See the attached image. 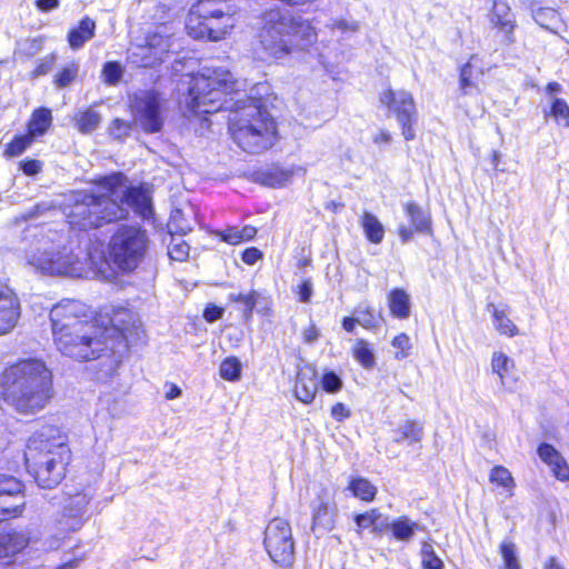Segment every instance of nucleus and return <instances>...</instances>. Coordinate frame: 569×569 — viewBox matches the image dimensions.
I'll list each match as a JSON object with an SVG mask.
<instances>
[{
  "label": "nucleus",
  "instance_id": "nucleus-1",
  "mask_svg": "<svg viewBox=\"0 0 569 569\" xmlns=\"http://www.w3.org/2000/svg\"><path fill=\"white\" fill-rule=\"evenodd\" d=\"M239 91V82L229 70L204 67L190 79L186 106L197 114L236 107L229 119L232 139L243 151L260 153L274 144L276 122L267 109L253 99H238L234 102L232 98L227 99L229 93Z\"/></svg>",
  "mask_w": 569,
  "mask_h": 569
},
{
  "label": "nucleus",
  "instance_id": "nucleus-2",
  "mask_svg": "<svg viewBox=\"0 0 569 569\" xmlns=\"http://www.w3.org/2000/svg\"><path fill=\"white\" fill-rule=\"evenodd\" d=\"M62 207L69 223L80 229L124 219L129 209L144 219L152 213L149 194L140 188L128 187L120 173L104 177L92 190L71 191L64 196Z\"/></svg>",
  "mask_w": 569,
  "mask_h": 569
},
{
  "label": "nucleus",
  "instance_id": "nucleus-3",
  "mask_svg": "<svg viewBox=\"0 0 569 569\" xmlns=\"http://www.w3.org/2000/svg\"><path fill=\"white\" fill-rule=\"evenodd\" d=\"M3 401L21 415H36L53 397L52 372L41 359L20 360L3 372Z\"/></svg>",
  "mask_w": 569,
  "mask_h": 569
},
{
  "label": "nucleus",
  "instance_id": "nucleus-4",
  "mask_svg": "<svg viewBox=\"0 0 569 569\" xmlns=\"http://www.w3.org/2000/svg\"><path fill=\"white\" fill-rule=\"evenodd\" d=\"M24 240L30 241L26 249L27 262L36 270L50 276L82 277L87 259L64 246L61 232L38 227H28Z\"/></svg>",
  "mask_w": 569,
  "mask_h": 569
},
{
  "label": "nucleus",
  "instance_id": "nucleus-5",
  "mask_svg": "<svg viewBox=\"0 0 569 569\" xmlns=\"http://www.w3.org/2000/svg\"><path fill=\"white\" fill-rule=\"evenodd\" d=\"M24 460L28 471L41 488L51 489L66 477L71 450L64 436L56 429L33 435L27 443Z\"/></svg>",
  "mask_w": 569,
  "mask_h": 569
},
{
  "label": "nucleus",
  "instance_id": "nucleus-6",
  "mask_svg": "<svg viewBox=\"0 0 569 569\" xmlns=\"http://www.w3.org/2000/svg\"><path fill=\"white\" fill-rule=\"evenodd\" d=\"M102 326L90 322L53 337V343L64 356L77 361H90L108 351V341Z\"/></svg>",
  "mask_w": 569,
  "mask_h": 569
},
{
  "label": "nucleus",
  "instance_id": "nucleus-7",
  "mask_svg": "<svg viewBox=\"0 0 569 569\" xmlns=\"http://www.w3.org/2000/svg\"><path fill=\"white\" fill-rule=\"evenodd\" d=\"M148 248L146 230L136 226H121L110 239L109 257L119 269L132 271L142 262Z\"/></svg>",
  "mask_w": 569,
  "mask_h": 569
},
{
  "label": "nucleus",
  "instance_id": "nucleus-8",
  "mask_svg": "<svg viewBox=\"0 0 569 569\" xmlns=\"http://www.w3.org/2000/svg\"><path fill=\"white\" fill-rule=\"evenodd\" d=\"M290 27L280 11L271 10L263 16V27L259 33V43L264 52L261 59H281L293 50Z\"/></svg>",
  "mask_w": 569,
  "mask_h": 569
},
{
  "label": "nucleus",
  "instance_id": "nucleus-9",
  "mask_svg": "<svg viewBox=\"0 0 569 569\" xmlns=\"http://www.w3.org/2000/svg\"><path fill=\"white\" fill-rule=\"evenodd\" d=\"M133 122L147 133L159 132L164 122L163 103L160 94L152 90H141L130 97Z\"/></svg>",
  "mask_w": 569,
  "mask_h": 569
},
{
  "label": "nucleus",
  "instance_id": "nucleus-10",
  "mask_svg": "<svg viewBox=\"0 0 569 569\" xmlns=\"http://www.w3.org/2000/svg\"><path fill=\"white\" fill-rule=\"evenodd\" d=\"M264 548L271 560L290 567L295 559V540L290 523L282 518H273L264 529Z\"/></svg>",
  "mask_w": 569,
  "mask_h": 569
},
{
  "label": "nucleus",
  "instance_id": "nucleus-11",
  "mask_svg": "<svg viewBox=\"0 0 569 569\" xmlns=\"http://www.w3.org/2000/svg\"><path fill=\"white\" fill-rule=\"evenodd\" d=\"M381 104L386 106L402 128L407 141L415 139L413 123L417 120L412 94L405 90L387 89L380 94Z\"/></svg>",
  "mask_w": 569,
  "mask_h": 569
},
{
  "label": "nucleus",
  "instance_id": "nucleus-12",
  "mask_svg": "<svg viewBox=\"0 0 569 569\" xmlns=\"http://www.w3.org/2000/svg\"><path fill=\"white\" fill-rule=\"evenodd\" d=\"M87 312L88 307L79 300L66 299L54 305L50 311L52 337L90 323L83 319Z\"/></svg>",
  "mask_w": 569,
  "mask_h": 569
},
{
  "label": "nucleus",
  "instance_id": "nucleus-13",
  "mask_svg": "<svg viewBox=\"0 0 569 569\" xmlns=\"http://www.w3.org/2000/svg\"><path fill=\"white\" fill-rule=\"evenodd\" d=\"M109 322L110 327H102L109 350L116 353L127 349L131 331L138 328L134 313L127 308L113 309Z\"/></svg>",
  "mask_w": 569,
  "mask_h": 569
},
{
  "label": "nucleus",
  "instance_id": "nucleus-14",
  "mask_svg": "<svg viewBox=\"0 0 569 569\" xmlns=\"http://www.w3.org/2000/svg\"><path fill=\"white\" fill-rule=\"evenodd\" d=\"M66 499L62 507V515L59 525L62 530L78 531L87 521V506L92 499V495L82 489L80 491H66Z\"/></svg>",
  "mask_w": 569,
  "mask_h": 569
},
{
  "label": "nucleus",
  "instance_id": "nucleus-15",
  "mask_svg": "<svg viewBox=\"0 0 569 569\" xmlns=\"http://www.w3.org/2000/svg\"><path fill=\"white\" fill-rule=\"evenodd\" d=\"M310 508L312 513L311 529L313 531L328 532L335 528L338 508L332 490L322 486L318 487Z\"/></svg>",
  "mask_w": 569,
  "mask_h": 569
},
{
  "label": "nucleus",
  "instance_id": "nucleus-16",
  "mask_svg": "<svg viewBox=\"0 0 569 569\" xmlns=\"http://www.w3.org/2000/svg\"><path fill=\"white\" fill-rule=\"evenodd\" d=\"M23 485L13 476L0 473V521L22 513Z\"/></svg>",
  "mask_w": 569,
  "mask_h": 569
},
{
  "label": "nucleus",
  "instance_id": "nucleus-17",
  "mask_svg": "<svg viewBox=\"0 0 569 569\" xmlns=\"http://www.w3.org/2000/svg\"><path fill=\"white\" fill-rule=\"evenodd\" d=\"M30 539L24 532H9L0 536V569H14L13 557L23 550Z\"/></svg>",
  "mask_w": 569,
  "mask_h": 569
},
{
  "label": "nucleus",
  "instance_id": "nucleus-18",
  "mask_svg": "<svg viewBox=\"0 0 569 569\" xmlns=\"http://www.w3.org/2000/svg\"><path fill=\"white\" fill-rule=\"evenodd\" d=\"M19 318V306L12 290L0 284V335L12 330Z\"/></svg>",
  "mask_w": 569,
  "mask_h": 569
},
{
  "label": "nucleus",
  "instance_id": "nucleus-19",
  "mask_svg": "<svg viewBox=\"0 0 569 569\" xmlns=\"http://www.w3.org/2000/svg\"><path fill=\"white\" fill-rule=\"evenodd\" d=\"M287 22L291 24L290 34L293 41V49L307 50L315 43L317 32L309 21L287 17Z\"/></svg>",
  "mask_w": 569,
  "mask_h": 569
},
{
  "label": "nucleus",
  "instance_id": "nucleus-20",
  "mask_svg": "<svg viewBox=\"0 0 569 569\" xmlns=\"http://www.w3.org/2000/svg\"><path fill=\"white\" fill-rule=\"evenodd\" d=\"M319 381L311 368H306L297 373L295 396L303 403H311L318 391Z\"/></svg>",
  "mask_w": 569,
  "mask_h": 569
},
{
  "label": "nucleus",
  "instance_id": "nucleus-21",
  "mask_svg": "<svg viewBox=\"0 0 569 569\" xmlns=\"http://www.w3.org/2000/svg\"><path fill=\"white\" fill-rule=\"evenodd\" d=\"M490 22L506 36L508 42L513 41L511 34L515 20L509 6L505 1H495L490 13Z\"/></svg>",
  "mask_w": 569,
  "mask_h": 569
},
{
  "label": "nucleus",
  "instance_id": "nucleus-22",
  "mask_svg": "<svg viewBox=\"0 0 569 569\" xmlns=\"http://www.w3.org/2000/svg\"><path fill=\"white\" fill-rule=\"evenodd\" d=\"M128 62L138 68H153L159 66L160 58L146 42L144 44H133L128 49Z\"/></svg>",
  "mask_w": 569,
  "mask_h": 569
},
{
  "label": "nucleus",
  "instance_id": "nucleus-23",
  "mask_svg": "<svg viewBox=\"0 0 569 569\" xmlns=\"http://www.w3.org/2000/svg\"><path fill=\"white\" fill-rule=\"evenodd\" d=\"M146 41L153 50L154 54L160 58V62L162 63L164 56L172 47L173 33L170 27H159L157 31L147 36Z\"/></svg>",
  "mask_w": 569,
  "mask_h": 569
},
{
  "label": "nucleus",
  "instance_id": "nucleus-24",
  "mask_svg": "<svg viewBox=\"0 0 569 569\" xmlns=\"http://www.w3.org/2000/svg\"><path fill=\"white\" fill-rule=\"evenodd\" d=\"M96 31V22L89 17L83 18L77 28L68 33V42L71 49L78 50L89 41Z\"/></svg>",
  "mask_w": 569,
  "mask_h": 569
},
{
  "label": "nucleus",
  "instance_id": "nucleus-25",
  "mask_svg": "<svg viewBox=\"0 0 569 569\" xmlns=\"http://www.w3.org/2000/svg\"><path fill=\"white\" fill-rule=\"evenodd\" d=\"M390 312L399 319H407L410 316V297L403 289H393L388 296Z\"/></svg>",
  "mask_w": 569,
  "mask_h": 569
},
{
  "label": "nucleus",
  "instance_id": "nucleus-26",
  "mask_svg": "<svg viewBox=\"0 0 569 569\" xmlns=\"http://www.w3.org/2000/svg\"><path fill=\"white\" fill-rule=\"evenodd\" d=\"M405 211L410 219V222L417 232H431V218L428 211L423 210L415 202L405 204Z\"/></svg>",
  "mask_w": 569,
  "mask_h": 569
},
{
  "label": "nucleus",
  "instance_id": "nucleus-27",
  "mask_svg": "<svg viewBox=\"0 0 569 569\" xmlns=\"http://www.w3.org/2000/svg\"><path fill=\"white\" fill-rule=\"evenodd\" d=\"M216 234L229 244H239L242 241H249L257 234V229L252 226L229 227L226 230L217 231Z\"/></svg>",
  "mask_w": 569,
  "mask_h": 569
},
{
  "label": "nucleus",
  "instance_id": "nucleus-28",
  "mask_svg": "<svg viewBox=\"0 0 569 569\" xmlns=\"http://www.w3.org/2000/svg\"><path fill=\"white\" fill-rule=\"evenodd\" d=\"M395 435L396 442H419L423 437V427L417 421L407 420L399 425V427L395 430Z\"/></svg>",
  "mask_w": 569,
  "mask_h": 569
},
{
  "label": "nucleus",
  "instance_id": "nucleus-29",
  "mask_svg": "<svg viewBox=\"0 0 569 569\" xmlns=\"http://www.w3.org/2000/svg\"><path fill=\"white\" fill-rule=\"evenodd\" d=\"M51 121L52 117L50 110L44 108L38 109L33 111L28 123V132L34 138L42 136L50 127Z\"/></svg>",
  "mask_w": 569,
  "mask_h": 569
},
{
  "label": "nucleus",
  "instance_id": "nucleus-30",
  "mask_svg": "<svg viewBox=\"0 0 569 569\" xmlns=\"http://www.w3.org/2000/svg\"><path fill=\"white\" fill-rule=\"evenodd\" d=\"M361 226L369 241L380 243L385 236V229L376 216L365 212L361 218Z\"/></svg>",
  "mask_w": 569,
  "mask_h": 569
},
{
  "label": "nucleus",
  "instance_id": "nucleus-31",
  "mask_svg": "<svg viewBox=\"0 0 569 569\" xmlns=\"http://www.w3.org/2000/svg\"><path fill=\"white\" fill-rule=\"evenodd\" d=\"M76 126L82 133H90L94 131L101 122V116L92 108L79 111L76 117Z\"/></svg>",
  "mask_w": 569,
  "mask_h": 569
},
{
  "label": "nucleus",
  "instance_id": "nucleus-32",
  "mask_svg": "<svg viewBox=\"0 0 569 569\" xmlns=\"http://www.w3.org/2000/svg\"><path fill=\"white\" fill-rule=\"evenodd\" d=\"M355 521L358 526L357 532L360 535L362 529L372 528L373 530H381L387 527V521L382 515L377 510L372 509L368 512L357 515Z\"/></svg>",
  "mask_w": 569,
  "mask_h": 569
},
{
  "label": "nucleus",
  "instance_id": "nucleus-33",
  "mask_svg": "<svg viewBox=\"0 0 569 569\" xmlns=\"http://www.w3.org/2000/svg\"><path fill=\"white\" fill-rule=\"evenodd\" d=\"M476 60L477 57L472 56L460 69L459 86L463 94H470L471 89L476 88L473 79L481 73L473 63Z\"/></svg>",
  "mask_w": 569,
  "mask_h": 569
},
{
  "label": "nucleus",
  "instance_id": "nucleus-34",
  "mask_svg": "<svg viewBox=\"0 0 569 569\" xmlns=\"http://www.w3.org/2000/svg\"><path fill=\"white\" fill-rule=\"evenodd\" d=\"M261 299V293L252 290L248 293H236L232 292L229 295V300L232 302L241 303L243 307V317L246 319H250L252 316V311L256 306H259Z\"/></svg>",
  "mask_w": 569,
  "mask_h": 569
},
{
  "label": "nucleus",
  "instance_id": "nucleus-35",
  "mask_svg": "<svg viewBox=\"0 0 569 569\" xmlns=\"http://www.w3.org/2000/svg\"><path fill=\"white\" fill-rule=\"evenodd\" d=\"M515 362L506 353L497 351L493 352L491 359V368L495 373L498 375L499 381L502 386L506 385V379L511 369H513Z\"/></svg>",
  "mask_w": 569,
  "mask_h": 569
},
{
  "label": "nucleus",
  "instance_id": "nucleus-36",
  "mask_svg": "<svg viewBox=\"0 0 569 569\" xmlns=\"http://www.w3.org/2000/svg\"><path fill=\"white\" fill-rule=\"evenodd\" d=\"M488 308H492V317H493V323L499 331V333L508 336V337H515L518 335V328L512 322V320L506 315L503 310H498L493 307V305H490Z\"/></svg>",
  "mask_w": 569,
  "mask_h": 569
},
{
  "label": "nucleus",
  "instance_id": "nucleus-37",
  "mask_svg": "<svg viewBox=\"0 0 569 569\" xmlns=\"http://www.w3.org/2000/svg\"><path fill=\"white\" fill-rule=\"evenodd\" d=\"M418 525L406 517H401L391 523V531L396 539L408 541L413 536Z\"/></svg>",
  "mask_w": 569,
  "mask_h": 569
},
{
  "label": "nucleus",
  "instance_id": "nucleus-38",
  "mask_svg": "<svg viewBox=\"0 0 569 569\" xmlns=\"http://www.w3.org/2000/svg\"><path fill=\"white\" fill-rule=\"evenodd\" d=\"M349 489L357 498L365 501L373 500L377 493V488L369 480L363 478L353 479L349 485Z\"/></svg>",
  "mask_w": 569,
  "mask_h": 569
},
{
  "label": "nucleus",
  "instance_id": "nucleus-39",
  "mask_svg": "<svg viewBox=\"0 0 569 569\" xmlns=\"http://www.w3.org/2000/svg\"><path fill=\"white\" fill-rule=\"evenodd\" d=\"M532 14L535 21L548 30L556 29L560 21L558 12L552 8H538Z\"/></svg>",
  "mask_w": 569,
  "mask_h": 569
},
{
  "label": "nucleus",
  "instance_id": "nucleus-40",
  "mask_svg": "<svg viewBox=\"0 0 569 569\" xmlns=\"http://www.w3.org/2000/svg\"><path fill=\"white\" fill-rule=\"evenodd\" d=\"M220 376L228 381H237L241 377V363L236 357L226 358L220 365Z\"/></svg>",
  "mask_w": 569,
  "mask_h": 569
},
{
  "label": "nucleus",
  "instance_id": "nucleus-41",
  "mask_svg": "<svg viewBox=\"0 0 569 569\" xmlns=\"http://www.w3.org/2000/svg\"><path fill=\"white\" fill-rule=\"evenodd\" d=\"M190 246L181 238L171 236L168 254L172 260L184 261L189 257Z\"/></svg>",
  "mask_w": 569,
  "mask_h": 569
},
{
  "label": "nucleus",
  "instance_id": "nucleus-42",
  "mask_svg": "<svg viewBox=\"0 0 569 569\" xmlns=\"http://www.w3.org/2000/svg\"><path fill=\"white\" fill-rule=\"evenodd\" d=\"M489 480L508 490H511L515 487V480L510 471L502 466H496L491 469Z\"/></svg>",
  "mask_w": 569,
  "mask_h": 569
},
{
  "label": "nucleus",
  "instance_id": "nucleus-43",
  "mask_svg": "<svg viewBox=\"0 0 569 569\" xmlns=\"http://www.w3.org/2000/svg\"><path fill=\"white\" fill-rule=\"evenodd\" d=\"M353 356L366 369L375 365V355L365 340H358L353 347Z\"/></svg>",
  "mask_w": 569,
  "mask_h": 569
},
{
  "label": "nucleus",
  "instance_id": "nucleus-44",
  "mask_svg": "<svg viewBox=\"0 0 569 569\" xmlns=\"http://www.w3.org/2000/svg\"><path fill=\"white\" fill-rule=\"evenodd\" d=\"M391 346L396 349L395 358L403 360L411 353L412 343L407 333H399L391 340Z\"/></svg>",
  "mask_w": 569,
  "mask_h": 569
},
{
  "label": "nucleus",
  "instance_id": "nucleus-45",
  "mask_svg": "<svg viewBox=\"0 0 569 569\" xmlns=\"http://www.w3.org/2000/svg\"><path fill=\"white\" fill-rule=\"evenodd\" d=\"M101 76L106 83L114 86L122 79L123 68L119 62L109 61L103 66Z\"/></svg>",
  "mask_w": 569,
  "mask_h": 569
},
{
  "label": "nucleus",
  "instance_id": "nucleus-46",
  "mask_svg": "<svg viewBox=\"0 0 569 569\" xmlns=\"http://www.w3.org/2000/svg\"><path fill=\"white\" fill-rule=\"evenodd\" d=\"M421 559L422 566L426 569H442L443 567L442 560L436 555L433 547L428 542L422 545Z\"/></svg>",
  "mask_w": 569,
  "mask_h": 569
},
{
  "label": "nucleus",
  "instance_id": "nucleus-47",
  "mask_svg": "<svg viewBox=\"0 0 569 569\" xmlns=\"http://www.w3.org/2000/svg\"><path fill=\"white\" fill-rule=\"evenodd\" d=\"M538 456L539 458L547 463L550 469L558 463V461L565 460L562 455L551 445L549 443H541L538 447Z\"/></svg>",
  "mask_w": 569,
  "mask_h": 569
},
{
  "label": "nucleus",
  "instance_id": "nucleus-48",
  "mask_svg": "<svg viewBox=\"0 0 569 569\" xmlns=\"http://www.w3.org/2000/svg\"><path fill=\"white\" fill-rule=\"evenodd\" d=\"M34 137L29 132L22 136L16 137L8 146L6 154L16 157L21 154L33 142Z\"/></svg>",
  "mask_w": 569,
  "mask_h": 569
},
{
  "label": "nucleus",
  "instance_id": "nucleus-49",
  "mask_svg": "<svg viewBox=\"0 0 569 569\" xmlns=\"http://www.w3.org/2000/svg\"><path fill=\"white\" fill-rule=\"evenodd\" d=\"M148 18L154 23H159L160 27H168L167 21L169 20V9L162 3H151L147 9Z\"/></svg>",
  "mask_w": 569,
  "mask_h": 569
},
{
  "label": "nucleus",
  "instance_id": "nucleus-50",
  "mask_svg": "<svg viewBox=\"0 0 569 569\" xmlns=\"http://www.w3.org/2000/svg\"><path fill=\"white\" fill-rule=\"evenodd\" d=\"M501 556L505 562V569H520V563L516 556V546L510 541H503L500 546Z\"/></svg>",
  "mask_w": 569,
  "mask_h": 569
},
{
  "label": "nucleus",
  "instance_id": "nucleus-51",
  "mask_svg": "<svg viewBox=\"0 0 569 569\" xmlns=\"http://www.w3.org/2000/svg\"><path fill=\"white\" fill-rule=\"evenodd\" d=\"M79 64L72 62L64 67L54 79V83L58 88L68 87L78 76Z\"/></svg>",
  "mask_w": 569,
  "mask_h": 569
},
{
  "label": "nucleus",
  "instance_id": "nucleus-52",
  "mask_svg": "<svg viewBox=\"0 0 569 569\" xmlns=\"http://www.w3.org/2000/svg\"><path fill=\"white\" fill-rule=\"evenodd\" d=\"M550 114L558 123L569 127V106L563 99L553 100Z\"/></svg>",
  "mask_w": 569,
  "mask_h": 569
},
{
  "label": "nucleus",
  "instance_id": "nucleus-53",
  "mask_svg": "<svg viewBox=\"0 0 569 569\" xmlns=\"http://www.w3.org/2000/svg\"><path fill=\"white\" fill-rule=\"evenodd\" d=\"M169 227L171 230H174V232H179L181 234L188 233L193 228L192 223L184 219V213L181 209H177L172 213Z\"/></svg>",
  "mask_w": 569,
  "mask_h": 569
},
{
  "label": "nucleus",
  "instance_id": "nucleus-54",
  "mask_svg": "<svg viewBox=\"0 0 569 569\" xmlns=\"http://www.w3.org/2000/svg\"><path fill=\"white\" fill-rule=\"evenodd\" d=\"M54 209V206L51 202H40L36 204L31 210L16 218V222L19 223L21 221H30L37 219L39 217L44 216L47 212Z\"/></svg>",
  "mask_w": 569,
  "mask_h": 569
},
{
  "label": "nucleus",
  "instance_id": "nucleus-55",
  "mask_svg": "<svg viewBox=\"0 0 569 569\" xmlns=\"http://www.w3.org/2000/svg\"><path fill=\"white\" fill-rule=\"evenodd\" d=\"M322 389L328 393H337L342 389L341 378L333 371L325 372L321 379Z\"/></svg>",
  "mask_w": 569,
  "mask_h": 569
},
{
  "label": "nucleus",
  "instance_id": "nucleus-56",
  "mask_svg": "<svg viewBox=\"0 0 569 569\" xmlns=\"http://www.w3.org/2000/svg\"><path fill=\"white\" fill-rule=\"evenodd\" d=\"M132 124L128 121L121 120L119 118L114 119L110 124V134L116 139H123L128 137L131 132Z\"/></svg>",
  "mask_w": 569,
  "mask_h": 569
},
{
  "label": "nucleus",
  "instance_id": "nucleus-57",
  "mask_svg": "<svg viewBox=\"0 0 569 569\" xmlns=\"http://www.w3.org/2000/svg\"><path fill=\"white\" fill-rule=\"evenodd\" d=\"M356 318L358 325L362 326L366 329H371L377 326V320L369 309L357 311Z\"/></svg>",
  "mask_w": 569,
  "mask_h": 569
},
{
  "label": "nucleus",
  "instance_id": "nucleus-58",
  "mask_svg": "<svg viewBox=\"0 0 569 569\" xmlns=\"http://www.w3.org/2000/svg\"><path fill=\"white\" fill-rule=\"evenodd\" d=\"M551 471L553 476L560 480V481H568L569 480V466L565 460L558 461L552 468Z\"/></svg>",
  "mask_w": 569,
  "mask_h": 569
},
{
  "label": "nucleus",
  "instance_id": "nucleus-59",
  "mask_svg": "<svg viewBox=\"0 0 569 569\" xmlns=\"http://www.w3.org/2000/svg\"><path fill=\"white\" fill-rule=\"evenodd\" d=\"M20 168L27 176H36L42 169V163L39 160H26L20 163Z\"/></svg>",
  "mask_w": 569,
  "mask_h": 569
},
{
  "label": "nucleus",
  "instance_id": "nucleus-60",
  "mask_svg": "<svg viewBox=\"0 0 569 569\" xmlns=\"http://www.w3.org/2000/svg\"><path fill=\"white\" fill-rule=\"evenodd\" d=\"M350 410L346 408V406L341 402H338L331 408V417L336 421H343L345 419L350 417Z\"/></svg>",
  "mask_w": 569,
  "mask_h": 569
},
{
  "label": "nucleus",
  "instance_id": "nucleus-61",
  "mask_svg": "<svg viewBox=\"0 0 569 569\" xmlns=\"http://www.w3.org/2000/svg\"><path fill=\"white\" fill-rule=\"evenodd\" d=\"M262 258V253L257 248H248L242 252V261L249 266L254 264Z\"/></svg>",
  "mask_w": 569,
  "mask_h": 569
},
{
  "label": "nucleus",
  "instance_id": "nucleus-62",
  "mask_svg": "<svg viewBox=\"0 0 569 569\" xmlns=\"http://www.w3.org/2000/svg\"><path fill=\"white\" fill-rule=\"evenodd\" d=\"M332 29H338L342 32H356L359 29V26L356 21H347V20H336L332 26Z\"/></svg>",
  "mask_w": 569,
  "mask_h": 569
},
{
  "label": "nucleus",
  "instance_id": "nucleus-63",
  "mask_svg": "<svg viewBox=\"0 0 569 569\" xmlns=\"http://www.w3.org/2000/svg\"><path fill=\"white\" fill-rule=\"evenodd\" d=\"M302 337L306 343H313L320 337V332L315 323H310V326L302 331Z\"/></svg>",
  "mask_w": 569,
  "mask_h": 569
},
{
  "label": "nucleus",
  "instance_id": "nucleus-64",
  "mask_svg": "<svg viewBox=\"0 0 569 569\" xmlns=\"http://www.w3.org/2000/svg\"><path fill=\"white\" fill-rule=\"evenodd\" d=\"M223 309L217 306H209L204 309L203 317L207 321L213 322L222 317Z\"/></svg>",
  "mask_w": 569,
  "mask_h": 569
}]
</instances>
